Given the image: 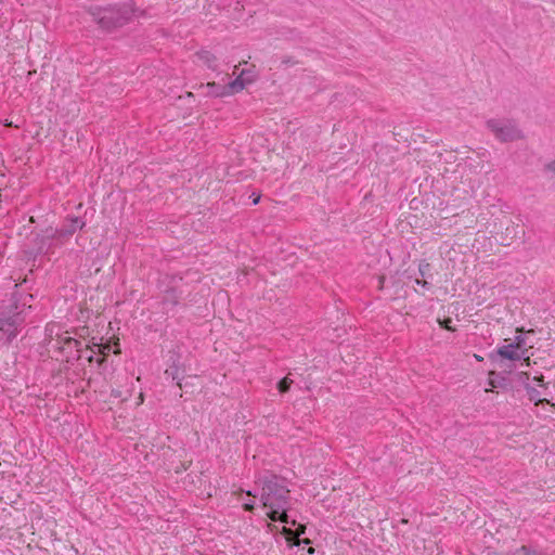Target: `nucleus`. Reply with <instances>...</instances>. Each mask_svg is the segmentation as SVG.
<instances>
[{"label":"nucleus","mask_w":555,"mask_h":555,"mask_svg":"<svg viewBox=\"0 0 555 555\" xmlns=\"http://www.w3.org/2000/svg\"><path fill=\"white\" fill-rule=\"evenodd\" d=\"M308 553H309V554L314 553V548H313V547H309Z\"/></svg>","instance_id":"29"},{"label":"nucleus","mask_w":555,"mask_h":555,"mask_svg":"<svg viewBox=\"0 0 555 555\" xmlns=\"http://www.w3.org/2000/svg\"><path fill=\"white\" fill-rule=\"evenodd\" d=\"M94 347L96 348L98 354L105 356L111 350V346L108 344L94 345Z\"/></svg>","instance_id":"16"},{"label":"nucleus","mask_w":555,"mask_h":555,"mask_svg":"<svg viewBox=\"0 0 555 555\" xmlns=\"http://www.w3.org/2000/svg\"><path fill=\"white\" fill-rule=\"evenodd\" d=\"M247 494H248V495H251V496H254V498L256 496V495H255V494H253L250 491H247Z\"/></svg>","instance_id":"31"},{"label":"nucleus","mask_w":555,"mask_h":555,"mask_svg":"<svg viewBox=\"0 0 555 555\" xmlns=\"http://www.w3.org/2000/svg\"><path fill=\"white\" fill-rule=\"evenodd\" d=\"M103 361H104V358H99V359H96V362H98L99 364H102V363H103Z\"/></svg>","instance_id":"27"},{"label":"nucleus","mask_w":555,"mask_h":555,"mask_svg":"<svg viewBox=\"0 0 555 555\" xmlns=\"http://www.w3.org/2000/svg\"><path fill=\"white\" fill-rule=\"evenodd\" d=\"M261 487L260 500L263 507L268 508V517L273 521L296 526V520H289L287 514L291 504L289 490L285 480L276 475H266L257 480Z\"/></svg>","instance_id":"1"},{"label":"nucleus","mask_w":555,"mask_h":555,"mask_svg":"<svg viewBox=\"0 0 555 555\" xmlns=\"http://www.w3.org/2000/svg\"><path fill=\"white\" fill-rule=\"evenodd\" d=\"M56 338L49 341V345H51L52 348L59 349L61 351H65L67 353L68 358H75V359H81L82 352H88V349H82V343L80 340H77L65 333V335H59L56 334Z\"/></svg>","instance_id":"6"},{"label":"nucleus","mask_w":555,"mask_h":555,"mask_svg":"<svg viewBox=\"0 0 555 555\" xmlns=\"http://www.w3.org/2000/svg\"><path fill=\"white\" fill-rule=\"evenodd\" d=\"M47 331L49 332V336L52 337L53 326H48Z\"/></svg>","instance_id":"25"},{"label":"nucleus","mask_w":555,"mask_h":555,"mask_svg":"<svg viewBox=\"0 0 555 555\" xmlns=\"http://www.w3.org/2000/svg\"><path fill=\"white\" fill-rule=\"evenodd\" d=\"M196 56L199 61H202L209 68H214L217 57L209 51L203 50L196 53Z\"/></svg>","instance_id":"11"},{"label":"nucleus","mask_w":555,"mask_h":555,"mask_svg":"<svg viewBox=\"0 0 555 555\" xmlns=\"http://www.w3.org/2000/svg\"><path fill=\"white\" fill-rule=\"evenodd\" d=\"M112 396H114L115 398H119L121 396V392L119 390H113Z\"/></svg>","instance_id":"24"},{"label":"nucleus","mask_w":555,"mask_h":555,"mask_svg":"<svg viewBox=\"0 0 555 555\" xmlns=\"http://www.w3.org/2000/svg\"><path fill=\"white\" fill-rule=\"evenodd\" d=\"M526 390H527L529 399L531 401H534L535 405H538L540 403H548V400L540 397V392L535 388H533L531 386H527Z\"/></svg>","instance_id":"12"},{"label":"nucleus","mask_w":555,"mask_h":555,"mask_svg":"<svg viewBox=\"0 0 555 555\" xmlns=\"http://www.w3.org/2000/svg\"><path fill=\"white\" fill-rule=\"evenodd\" d=\"M255 505L253 502H249V503H245L244 504V509L245 511H248V512H251L254 509Z\"/></svg>","instance_id":"23"},{"label":"nucleus","mask_w":555,"mask_h":555,"mask_svg":"<svg viewBox=\"0 0 555 555\" xmlns=\"http://www.w3.org/2000/svg\"><path fill=\"white\" fill-rule=\"evenodd\" d=\"M199 88L206 90L205 94L216 98L228 96L232 94V92H230L229 83L227 86H221L216 82H208L206 85H201Z\"/></svg>","instance_id":"10"},{"label":"nucleus","mask_w":555,"mask_h":555,"mask_svg":"<svg viewBox=\"0 0 555 555\" xmlns=\"http://www.w3.org/2000/svg\"><path fill=\"white\" fill-rule=\"evenodd\" d=\"M519 227L517 224H511V227L506 228L507 232L513 233L514 235H517Z\"/></svg>","instance_id":"19"},{"label":"nucleus","mask_w":555,"mask_h":555,"mask_svg":"<svg viewBox=\"0 0 555 555\" xmlns=\"http://www.w3.org/2000/svg\"><path fill=\"white\" fill-rule=\"evenodd\" d=\"M256 79L257 75L253 68L243 69L233 81L229 82L230 92H232V94L237 93L242 91L247 85L256 81Z\"/></svg>","instance_id":"8"},{"label":"nucleus","mask_w":555,"mask_h":555,"mask_svg":"<svg viewBox=\"0 0 555 555\" xmlns=\"http://www.w3.org/2000/svg\"><path fill=\"white\" fill-rule=\"evenodd\" d=\"M495 375H496V374H495V372H490V373H489V376H490V377H489V386H491V387H493V388H496V387H499V386H500V383H498V382L493 378V376H495Z\"/></svg>","instance_id":"18"},{"label":"nucleus","mask_w":555,"mask_h":555,"mask_svg":"<svg viewBox=\"0 0 555 555\" xmlns=\"http://www.w3.org/2000/svg\"><path fill=\"white\" fill-rule=\"evenodd\" d=\"M90 14L96 24L105 30L124 26L132 16L133 10L127 5L91 8Z\"/></svg>","instance_id":"3"},{"label":"nucleus","mask_w":555,"mask_h":555,"mask_svg":"<svg viewBox=\"0 0 555 555\" xmlns=\"http://www.w3.org/2000/svg\"><path fill=\"white\" fill-rule=\"evenodd\" d=\"M415 283H416L417 285H422L423 287L429 288V283H428L427 281H425V280H418V279H416V280H415Z\"/></svg>","instance_id":"22"},{"label":"nucleus","mask_w":555,"mask_h":555,"mask_svg":"<svg viewBox=\"0 0 555 555\" xmlns=\"http://www.w3.org/2000/svg\"><path fill=\"white\" fill-rule=\"evenodd\" d=\"M82 349H88L89 350L88 352L80 351V353L82 354V358L87 359L89 362H92L93 358H94V354H98L96 348L94 346L90 347V346L87 345Z\"/></svg>","instance_id":"13"},{"label":"nucleus","mask_w":555,"mask_h":555,"mask_svg":"<svg viewBox=\"0 0 555 555\" xmlns=\"http://www.w3.org/2000/svg\"><path fill=\"white\" fill-rule=\"evenodd\" d=\"M487 129L501 143L522 140L525 134L518 124L508 118H490L486 121Z\"/></svg>","instance_id":"5"},{"label":"nucleus","mask_w":555,"mask_h":555,"mask_svg":"<svg viewBox=\"0 0 555 555\" xmlns=\"http://www.w3.org/2000/svg\"><path fill=\"white\" fill-rule=\"evenodd\" d=\"M451 323H452V320L451 319H447L444 320L441 324L444 328L449 330V331H452V326H451Z\"/></svg>","instance_id":"20"},{"label":"nucleus","mask_w":555,"mask_h":555,"mask_svg":"<svg viewBox=\"0 0 555 555\" xmlns=\"http://www.w3.org/2000/svg\"><path fill=\"white\" fill-rule=\"evenodd\" d=\"M524 344L521 337L516 338V344L504 345L498 348L496 353L502 358L511 361H518L525 359L529 365V357H525L526 351H519Z\"/></svg>","instance_id":"7"},{"label":"nucleus","mask_w":555,"mask_h":555,"mask_svg":"<svg viewBox=\"0 0 555 555\" xmlns=\"http://www.w3.org/2000/svg\"><path fill=\"white\" fill-rule=\"evenodd\" d=\"M85 225V221L73 217L68 218L61 229H47L43 233L39 249L49 251L54 247L62 246L78 229H82Z\"/></svg>","instance_id":"4"},{"label":"nucleus","mask_w":555,"mask_h":555,"mask_svg":"<svg viewBox=\"0 0 555 555\" xmlns=\"http://www.w3.org/2000/svg\"><path fill=\"white\" fill-rule=\"evenodd\" d=\"M534 380L538 382L541 387H546V384L544 383V376L543 375L535 376Z\"/></svg>","instance_id":"21"},{"label":"nucleus","mask_w":555,"mask_h":555,"mask_svg":"<svg viewBox=\"0 0 555 555\" xmlns=\"http://www.w3.org/2000/svg\"><path fill=\"white\" fill-rule=\"evenodd\" d=\"M22 313L13 295L0 306V344L7 345L16 337L24 322Z\"/></svg>","instance_id":"2"},{"label":"nucleus","mask_w":555,"mask_h":555,"mask_svg":"<svg viewBox=\"0 0 555 555\" xmlns=\"http://www.w3.org/2000/svg\"><path fill=\"white\" fill-rule=\"evenodd\" d=\"M292 383H293V380L289 379L288 377H284L282 380H280L278 384V388H279L280 392L284 393V392L288 391Z\"/></svg>","instance_id":"14"},{"label":"nucleus","mask_w":555,"mask_h":555,"mask_svg":"<svg viewBox=\"0 0 555 555\" xmlns=\"http://www.w3.org/2000/svg\"><path fill=\"white\" fill-rule=\"evenodd\" d=\"M259 197L254 198V204H258Z\"/></svg>","instance_id":"30"},{"label":"nucleus","mask_w":555,"mask_h":555,"mask_svg":"<svg viewBox=\"0 0 555 555\" xmlns=\"http://www.w3.org/2000/svg\"><path fill=\"white\" fill-rule=\"evenodd\" d=\"M544 170L552 179H555V159L544 166Z\"/></svg>","instance_id":"15"},{"label":"nucleus","mask_w":555,"mask_h":555,"mask_svg":"<svg viewBox=\"0 0 555 555\" xmlns=\"http://www.w3.org/2000/svg\"><path fill=\"white\" fill-rule=\"evenodd\" d=\"M138 400H140V403L143 402V395L142 393H140V397H138Z\"/></svg>","instance_id":"28"},{"label":"nucleus","mask_w":555,"mask_h":555,"mask_svg":"<svg viewBox=\"0 0 555 555\" xmlns=\"http://www.w3.org/2000/svg\"><path fill=\"white\" fill-rule=\"evenodd\" d=\"M305 530H306V526L299 524L298 527L295 530H293L289 527L284 526L283 529H282V532L285 535L286 540L288 542H291L292 544H294V545H299L301 542L306 543V544H309L310 543L309 539L299 540V537L302 533H305Z\"/></svg>","instance_id":"9"},{"label":"nucleus","mask_w":555,"mask_h":555,"mask_svg":"<svg viewBox=\"0 0 555 555\" xmlns=\"http://www.w3.org/2000/svg\"><path fill=\"white\" fill-rule=\"evenodd\" d=\"M474 357H475V359L477 361H482L483 360V358L481 356H479V354H474Z\"/></svg>","instance_id":"26"},{"label":"nucleus","mask_w":555,"mask_h":555,"mask_svg":"<svg viewBox=\"0 0 555 555\" xmlns=\"http://www.w3.org/2000/svg\"><path fill=\"white\" fill-rule=\"evenodd\" d=\"M430 264L428 262H422L420 263L418 270L422 276H425L426 273L429 271Z\"/></svg>","instance_id":"17"}]
</instances>
